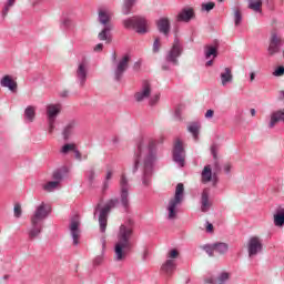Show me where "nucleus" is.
<instances>
[{
	"label": "nucleus",
	"instance_id": "obj_1",
	"mask_svg": "<svg viewBox=\"0 0 284 284\" xmlns=\"http://www.w3.org/2000/svg\"><path fill=\"white\" fill-rule=\"evenodd\" d=\"M156 140H150L145 146L143 140L138 143V150L134 154V163L132 168L133 174L139 172L141 165V181L144 187H150L152 184V174H154V164L158 160Z\"/></svg>",
	"mask_w": 284,
	"mask_h": 284
},
{
	"label": "nucleus",
	"instance_id": "obj_2",
	"mask_svg": "<svg viewBox=\"0 0 284 284\" xmlns=\"http://www.w3.org/2000/svg\"><path fill=\"white\" fill-rule=\"evenodd\" d=\"M120 202L124 211L128 212V210H130V182H128L125 174H122L120 179V201L115 197L109 200L102 209L101 203H98L95 206L94 216H97V212L100 211L99 225L102 234H105L110 212L114 210V207H118Z\"/></svg>",
	"mask_w": 284,
	"mask_h": 284
},
{
	"label": "nucleus",
	"instance_id": "obj_3",
	"mask_svg": "<svg viewBox=\"0 0 284 284\" xmlns=\"http://www.w3.org/2000/svg\"><path fill=\"white\" fill-rule=\"evenodd\" d=\"M130 236H132V227L121 225L118 233V243L115 244V261H125L128 252L132 250V243H130Z\"/></svg>",
	"mask_w": 284,
	"mask_h": 284
},
{
	"label": "nucleus",
	"instance_id": "obj_4",
	"mask_svg": "<svg viewBox=\"0 0 284 284\" xmlns=\"http://www.w3.org/2000/svg\"><path fill=\"white\" fill-rule=\"evenodd\" d=\"M126 30H135L138 34H148V20L142 16H133L123 20Z\"/></svg>",
	"mask_w": 284,
	"mask_h": 284
},
{
	"label": "nucleus",
	"instance_id": "obj_5",
	"mask_svg": "<svg viewBox=\"0 0 284 284\" xmlns=\"http://www.w3.org/2000/svg\"><path fill=\"white\" fill-rule=\"evenodd\" d=\"M185 192V186L183 183H179L175 187V195L170 200L168 205L169 219H176V206L183 203V194Z\"/></svg>",
	"mask_w": 284,
	"mask_h": 284
},
{
	"label": "nucleus",
	"instance_id": "obj_6",
	"mask_svg": "<svg viewBox=\"0 0 284 284\" xmlns=\"http://www.w3.org/2000/svg\"><path fill=\"white\" fill-rule=\"evenodd\" d=\"M183 54V44H181V40L175 38L173 41V45L168 51L165 55L166 63H171V65H179V58Z\"/></svg>",
	"mask_w": 284,
	"mask_h": 284
},
{
	"label": "nucleus",
	"instance_id": "obj_7",
	"mask_svg": "<svg viewBox=\"0 0 284 284\" xmlns=\"http://www.w3.org/2000/svg\"><path fill=\"white\" fill-rule=\"evenodd\" d=\"M172 154L174 163H176L179 168H185V149L181 140L175 141Z\"/></svg>",
	"mask_w": 284,
	"mask_h": 284
},
{
	"label": "nucleus",
	"instance_id": "obj_8",
	"mask_svg": "<svg viewBox=\"0 0 284 284\" xmlns=\"http://www.w3.org/2000/svg\"><path fill=\"white\" fill-rule=\"evenodd\" d=\"M247 252L250 258H253V256H257V254H261L263 252V240L258 236H252L248 239L247 242Z\"/></svg>",
	"mask_w": 284,
	"mask_h": 284
},
{
	"label": "nucleus",
	"instance_id": "obj_9",
	"mask_svg": "<svg viewBox=\"0 0 284 284\" xmlns=\"http://www.w3.org/2000/svg\"><path fill=\"white\" fill-rule=\"evenodd\" d=\"M75 78L80 88H85V82L88 81V61L82 60L78 63V69L75 70Z\"/></svg>",
	"mask_w": 284,
	"mask_h": 284
},
{
	"label": "nucleus",
	"instance_id": "obj_10",
	"mask_svg": "<svg viewBox=\"0 0 284 284\" xmlns=\"http://www.w3.org/2000/svg\"><path fill=\"white\" fill-rule=\"evenodd\" d=\"M50 205L42 202L39 206H37L33 215L31 216V221H33V223H43V221H45V217L50 216Z\"/></svg>",
	"mask_w": 284,
	"mask_h": 284
},
{
	"label": "nucleus",
	"instance_id": "obj_11",
	"mask_svg": "<svg viewBox=\"0 0 284 284\" xmlns=\"http://www.w3.org/2000/svg\"><path fill=\"white\" fill-rule=\"evenodd\" d=\"M130 63V55H124L116 64L113 72L114 81L120 82L123 79V74H125V70H128V65Z\"/></svg>",
	"mask_w": 284,
	"mask_h": 284
},
{
	"label": "nucleus",
	"instance_id": "obj_12",
	"mask_svg": "<svg viewBox=\"0 0 284 284\" xmlns=\"http://www.w3.org/2000/svg\"><path fill=\"white\" fill-rule=\"evenodd\" d=\"M201 181L202 183L212 182L213 187H216L219 183V175H216V172L212 173V166L205 165L201 173Z\"/></svg>",
	"mask_w": 284,
	"mask_h": 284
},
{
	"label": "nucleus",
	"instance_id": "obj_13",
	"mask_svg": "<svg viewBox=\"0 0 284 284\" xmlns=\"http://www.w3.org/2000/svg\"><path fill=\"white\" fill-rule=\"evenodd\" d=\"M150 94H152V84H150V81L144 80L142 81L140 91L134 94V99L138 103H141V101H145V99H150Z\"/></svg>",
	"mask_w": 284,
	"mask_h": 284
},
{
	"label": "nucleus",
	"instance_id": "obj_14",
	"mask_svg": "<svg viewBox=\"0 0 284 284\" xmlns=\"http://www.w3.org/2000/svg\"><path fill=\"white\" fill-rule=\"evenodd\" d=\"M79 217H72L70 222L69 230L73 239V245H79V239L81 236V230L79 229Z\"/></svg>",
	"mask_w": 284,
	"mask_h": 284
},
{
	"label": "nucleus",
	"instance_id": "obj_15",
	"mask_svg": "<svg viewBox=\"0 0 284 284\" xmlns=\"http://www.w3.org/2000/svg\"><path fill=\"white\" fill-rule=\"evenodd\" d=\"M194 8L192 7H184L178 14L176 21H182L184 23H190L192 19H194Z\"/></svg>",
	"mask_w": 284,
	"mask_h": 284
},
{
	"label": "nucleus",
	"instance_id": "obj_16",
	"mask_svg": "<svg viewBox=\"0 0 284 284\" xmlns=\"http://www.w3.org/2000/svg\"><path fill=\"white\" fill-rule=\"evenodd\" d=\"M267 51L271 57L281 52V39L278 38V34L272 33Z\"/></svg>",
	"mask_w": 284,
	"mask_h": 284
},
{
	"label": "nucleus",
	"instance_id": "obj_17",
	"mask_svg": "<svg viewBox=\"0 0 284 284\" xmlns=\"http://www.w3.org/2000/svg\"><path fill=\"white\" fill-rule=\"evenodd\" d=\"M156 28L161 34L164 37H170V19L168 17H162L156 21Z\"/></svg>",
	"mask_w": 284,
	"mask_h": 284
},
{
	"label": "nucleus",
	"instance_id": "obj_18",
	"mask_svg": "<svg viewBox=\"0 0 284 284\" xmlns=\"http://www.w3.org/2000/svg\"><path fill=\"white\" fill-rule=\"evenodd\" d=\"M43 232V222H33L31 220V229L29 230V239L32 241Z\"/></svg>",
	"mask_w": 284,
	"mask_h": 284
},
{
	"label": "nucleus",
	"instance_id": "obj_19",
	"mask_svg": "<svg viewBox=\"0 0 284 284\" xmlns=\"http://www.w3.org/2000/svg\"><path fill=\"white\" fill-rule=\"evenodd\" d=\"M61 114V104H49L47 105L48 120L57 121V116Z\"/></svg>",
	"mask_w": 284,
	"mask_h": 284
},
{
	"label": "nucleus",
	"instance_id": "obj_20",
	"mask_svg": "<svg viewBox=\"0 0 284 284\" xmlns=\"http://www.w3.org/2000/svg\"><path fill=\"white\" fill-rule=\"evenodd\" d=\"M0 85L2 88H8V90H10V92H17V81L12 80V77L10 75H4L1 81H0Z\"/></svg>",
	"mask_w": 284,
	"mask_h": 284
},
{
	"label": "nucleus",
	"instance_id": "obj_21",
	"mask_svg": "<svg viewBox=\"0 0 284 284\" xmlns=\"http://www.w3.org/2000/svg\"><path fill=\"white\" fill-rule=\"evenodd\" d=\"M210 203V189H204L201 196V210L202 212H207L211 207Z\"/></svg>",
	"mask_w": 284,
	"mask_h": 284
},
{
	"label": "nucleus",
	"instance_id": "obj_22",
	"mask_svg": "<svg viewBox=\"0 0 284 284\" xmlns=\"http://www.w3.org/2000/svg\"><path fill=\"white\" fill-rule=\"evenodd\" d=\"M112 32V24H106L103 30L98 34L99 41H106V43L112 42V36L110 34Z\"/></svg>",
	"mask_w": 284,
	"mask_h": 284
},
{
	"label": "nucleus",
	"instance_id": "obj_23",
	"mask_svg": "<svg viewBox=\"0 0 284 284\" xmlns=\"http://www.w3.org/2000/svg\"><path fill=\"white\" fill-rule=\"evenodd\" d=\"M221 83L223 87L227 85V83H232L234 81V75L232 74V69L225 68L224 72L220 74Z\"/></svg>",
	"mask_w": 284,
	"mask_h": 284
},
{
	"label": "nucleus",
	"instance_id": "obj_24",
	"mask_svg": "<svg viewBox=\"0 0 284 284\" xmlns=\"http://www.w3.org/2000/svg\"><path fill=\"white\" fill-rule=\"evenodd\" d=\"M74 128H77V121L72 120L70 121L63 129L62 135L64 141H68L70 136L74 133Z\"/></svg>",
	"mask_w": 284,
	"mask_h": 284
},
{
	"label": "nucleus",
	"instance_id": "obj_25",
	"mask_svg": "<svg viewBox=\"0 0 284 284\" xmlns=\"http://www.w3.org/2000/svg\"><path fill=\"white\" fill-rule=\"evenodd\" d=\"M161 270L164 274H174V270H176V262L174 260H166Z\"/></svg>",
	"mask_w": 284,
	"mask_h": 284
},
{
	"label": "nucleus",
	"instance_id": "obj_26",
	"mask_svg": "<svg viewBox=\"0 0 284 284\" xmlns=\"http://www.w3.org/2000/svg\"><path fill=\"white\" fill-rule=\"evenodd\" d=\"M37 116V106L28 105L24 110V119L27 123H32Z\"/></svg>",
	"mask_w": 284,
	"mask_h": 284
},
{
	"label": "nucleus",
	"instance_id": "obj_27",
	"mask_svg": "<svg viewBox=\"0 0 284 284\" xmlns=\"http://www.w3.org/2000/svg\"><path fill=\"white\" fill-rule=\"evenodd\" d=\"M204 57L205 59H216V57H219V48L214 45H205Z\"/></svg>",
	"mask_w": 284,
	"mask_h": 284
},
{
	"label": "nucleus",
	"instance_id": "obj_28",
	"mask_svg": "<svg viewBox=\"0 0 284 284\" xmlns=\"http://www.w3.org/2000/svg\"><path fill=\"white\" fill-rule=\"evenodd\" d=\"M98 21L104 26V28L105 26H110V13L103 9H100L98 12Z\"/></svg>",
	"mask_w": 284,
	"mask_h": 284
},
{
	"label": "nucleus",
	"instance_id": "obj_29",
	"mask_svg": "<svg viewBox=\"0 0 284 284\" xmlns=\"http://www.w3.org/2000/svg\"><path fill=\"white\" fill-rule=\"evenodd\" d=\"M187 131L192 133L194 141H199V132H201V124H199L197 122H192L187 126Z\"/></svg>",
	"mask_w": 284,
	"mask_h": 284
},
{
	"label": "nucleus",
	"instance_id": "obj_30",
	"mask_svg": "<svg viewBox=\"0 0 284 284\" xmlns=\"http://www.w3.org/2000/svg\"><path fill=\"white\" fill-rule=\"evenodd\" d=\"M214 250L217 254L224 255L227 254V251L230 250V245L225 242H216L213 243Z\"/></svg>",
	"mask_w": 284,
	"mask_h": 284
},
{
	"label": "nucleus",
	"instance_id": "obj_31",
	"mask_svg": "<svg viewBox=\"0 0 284 284\" xmlns=\"http://www.w3.org/2000/svg\"><path fill=\"white\" fill-rule=\"evenodd\" d=\"M274 225L276 227H283V225H284V209H280L274 214Z\"/></svg>",
	"mask_w": 284,
	"mask_h": 284
},
{
	"label": "nucleus",
	"instance_id": "obj_32",
	"mask_svg": "<svg viewBox=\"0 0 284 284\" xmlns=\"http://www.w3.org/2000/svg\"><path fill=\"white\" fill-rule=\"evenodd\" d=\"M136 0H124L122 6V14L128 16L132 13V8H134Z\"/></svg>",
	"mask_w": 284,
	"mask_h": 284
},
{
	"label": "nucleus",
	"instance_id": "obj_33",
	"mask_svg": "<svg viewBox=\"0 0 284 284\" xmlns=\"http://www.w3.org/2000/svg\"><path fill=\"white\" fill-rule=\"evenodd\" d=\"M262 7L263 0H248V9L253 10V12H261Z\"/></svg>",
	"mask_w": 284,
	"mask_h": 284
},
{
	"label": "nucleus",
	"instance_id": "obj_34",
	"mask_svg": "<svg viewBox=\"0 0 284 284\" xmlns=\"http://www.w3.org/2000/svg\"><path fill=\"white\" fill-rule=\"evenodd\" d=\"M211 154H212L214 161L216 160L215 161V170L217 172H221V166L219 165V162H217V159H219V146H216V144H213L211 146Z\"/></svg>",
	"mask_w": 284,
	"mask_h": 284
},
{
	"label": "nucleus",
	"instance_id": "obj_35",
	"mask_svg": "<svg viewBox=\"0 0 284 284\" xmlns=\"http://www.w3.org/2000/svg\"><path fill=\"white\" fill-rule=\"evenodd\" d=\"M57 187H59V182H55V181H50L43 185L44 192H54Z\"/></svg>",
	"mask_w": 284,
	"mask_h": 284
},
{
	"label": "nucleus",
	"instance_id": "obj_36",
	"mask_svg": "<svg viewBox=\"0 0 284 284\" xmlns=\"http://www.w3.org/2000/svg\"><path fill=\"white\" fill-rule=\"evenodd\" d=\"M95 176H97V171L94 170V168H91L87 171V179H88L90 185H92V183H94Z\"/></svg>",
	"mask_w": 284,
	"mask_h": 284
},
{
	"label": "nucleus",
	"instance_id": "obj_37",
	"mask_svg": "<svg viewBox=\"0 0 284 284\" xmlns=\"http://www.w3.org/2000/svg\"><path fill=\"white\" fill-rule=\"evenodd\" d=\"M75 148H77V144L74 143L64 144L61 149V153L68 154V152H74Z\"/></svg>",
	"mask_w": 284,
	"mask_h": 284
},
{
	"label": "nucleus",
	"instance_id": "obj_38",
	"mask_svg": "<svg viewBox=\"0 0 284 284\" xmlns=\"http://www.w3.org/2000/svg\"><path fill=\"white\" fill-rule=\"evenodd\" d=\"M52 179L59 185V183H61V181H63V172H61V170L54 171L52 174Z\"/></svg>",
	"mask_w": 284,
	"mask_h": 284
},
{
	"label": "nucleus",
	"instance_id": "obj_39",
	"mask_svg": "<svg viewBox=\"0 0 284 284\" xmlns=\"http://www.w3.org/2000/svg\"><path fill=\"white\" fill-rule=\"evenodd\" d=\"M17 0H8L7 4L4 6V9L2 11V17H7L8 12H10V8H12V6H14Z\"/></svg>",
	"mask_w": 284,
	"mask_h": 284
},
{
	"label": "nucleus",
	"instance_id": "obj_40",
	"mask_svg": "<svg viewBox=\"0 0 284 284\" xmlns=\"http://www.w3.org/2000/svg\"><path fill=\"white\" fill-rule=\"evenodd\" d=\"M203 250L206 252V254L209 256H214V252H215V248H214V243L213 244H205L203 246Z\"/></svg>",
	"mask_w": 284,
	"mask_h": 284
},
{
	"label": "nucleus",
	"instance_id": "obj_41",
	"mask_svg": "<svg viewBox=\"0 0 284 284\" xmlns=\"http://www.w3.org/2000/svg\"><path fill=\"white\" fill-rule=\"evenodd\" d=\"M230 280V273L227 272H222L219 276H217V281L220 282V284H225V281Z\"/></svg>",
	"mask_w": 284,
	"mask_h": 284
},
{
	"label": "nucleus",
	"instance_id": "obj_42",
	"mask_svg": "<svg viewBox=\"0 0 284 284\" xmlns=\"http://www.w3.org/2000/svg\"><path fill=\"white\" fill-rule=\"evenodd\" d=\"M243 21V16L241 14V10H235V13H234V22H235V26H241V22Z\"/></svg>",
	"mask_w": 284,
	"mask_h": 284
},
{
	"label": "nucleus",
	"instance_id": "obj_43",
	"mask_svg": "<svg viewBox=\"0 0 284 284\" xmlns=\"http://www.w3.org/2000/svg\"><path fill=\"white\" fill-rule=\"evenodd\" d=\"M22 212L23 211L21 210V204H19V203L14 204L13 214H14L16 219H21Z\"/></svg>",
	"mask_w": 284,
	"mask_h": 284
},
{
	"label": "nucleus",
	"instance_id": "obj_44",
	"mask_svg": "<svg viewBox=\"0 0 284 284\" xmlns=\"http://www.w3.org/2000/svg\"><path fill=\"white\" fill-rule=\"evenodd\" d=\"M215 6L216 4L214 2L203 3L202 4V10H204L205 12H210V10H214Z\"/></svg>",
	"mask_w": 284,
	"mask_h": 284
},
{
	"label": "nucleus",
	"instance_id": "obj_45",
	"mask_svg": "<svg viewBox=\"0 0 284 284\" xmlns=\"http://www.w3.org/2000/svg\"><path fill=\"white\" fill-rule=\"evenodd\" d=\"M159 50H161V39L155 38V40L153 42V52L156 53V52H159Z\"/></svg>",
	"mask_w": 284,
	"mask_h": 284
},
{
	"label": "nucleus",
	"instance_id": "obj_46",
	"mask_svg": "<svg viewBox=\"0 0 284 284\" xmlns=\"http://www.w3.org/2000/svg\"><path fill=\"white\" fill-rule=\"evenodd\" d=\"M284 74V67H278L277 69H275V71L273 72V77H283Z\"/></svg>",
	"mask_w": 284,
	"mask_h": 284
},
{
	"label": "nucleus",
	"instance_id": "obj_47",
	"mask_svg": "<svg viewBox=\"0 0 284 284\" xmlns=\"http://www.w3.org/2000/svg\"><path fill=\"white\" fill-rule=\"evenodd\" d=\"M159 99H161V95L155 94L150 99V105H156V103H159Z\"/></svg>",
	"mask_w": 284,
	"mask_h": 284
},
{
	"label": "nucleus",
	"instance_id": "obj_48",
	"mask_svg": "<svg viewBox=\"0 0 284 284\" xmlns=\"http://www.w3.org/2000/svg\"><path fill=\"white\" fill-rule=\"evenodd\" d=\"M101 263H103V251L101 255H98L94 260H93V264L94 265H101Z\"/></svg>",
	"mask_w": 284,
	"mask_h": 284
},
{
	"label": "nucleus",
	"instance_id": "obj_49",
	"mask_svg": "<svg viewBox=\"0 0 284 284\" xmlns=\"http://www.w3.org/2000/svg\"><path fill=\"white\" fill-rule=\"evenodd\" d=\"M179 256V251L176 248H173L170 251L168 258H176Z\"/></svg>",
	"mask_w": 284,
	"mask_h": 284
},
{
	"label": "nucleus",
	"instance_id": "obj_50",
	"mask_svg": "<svg viewBox=\"0 0 284 284\" xmlns=\"http://www.w3.org/2000/svg\"><path fill=\"white\" fill-rule=\"evenodd\" d=\"M55 121L57 120H48L50 134H52V132H54V123H55Z\"/></svg>",
	"mask_w": 284,
	"mask_h": 284
},
{
	"label": "nucleus",
	"instance_id": "obj_51",
	"mask_svg": "<svg viewBox=\"0 0 284 284\" xmlns=\"http://www.w3.org/2000/svg\"><path fill=\"white\" fill-rule=\"evenodd\" d=\"M73 152L77 161H83V158L81 156V152L79 151V149L75 148Z\"/></svg>",
	"mask_w": 284,
	"mask_h": 284
},
{
	"label": "nucleus",
	"instance_id": "obj_52",
	"mask_svg": "<svg viewBox=\"0 0 284 284\" xmlns=\"http://www.w3.org/2000/svg\"><path fill=\"white\" fill-rule=\"evenodd\" d=\"M183 106H178L175 109V113H174V116L175 119H180L181 120V110H182Z\"/></svg>",
	"mask_w": 284,
	"mask_h": 284
},
{
	"label": "nucleus",
	"instance_id": "obj_53",
	"mask_svg": "<svg viewBox=\"0 0 284 284\" xmlns=\"http://www.w3.org/2000/svg\"><path fill=\"white\" fill-rule=\"evenodd\" d=\"M206 232L209 233L214 232V225L210 222H206Z\"/></svg>",
	"mask_w": 284,
	"mask_h": 284
},
{
	"label": "nucleus",
	"instance_id": "obj_54",
	"mask_svg": "<svg viewBox=\"0 0 284 284\" xmlns=\"http://www.w3.org/2000/svg\"><path fill=\"white\" fill-rule=\"evenodd\" d=\"M94 52H102L103 51V43H98L95 47H94Z\"/></svg>",
	"mask_w": 284,
	"mask_h": 284
},
{
	"label": "nucleus",
	"instance_id": "obj_55",
	"mask_svg": "<svg viewBox=\"0 0 284 284\" xmlns=\"http://www.w3.org/2000/svg\"><path fill=\"white\" fill-rule=\"evenodd\" d=\"M224 172H225V174H230V172H232V164H230V163L225 164Z\"/></svg>",
	"mask_w": 284,
	"mask_h": 284
},
{
	"label": "nucleus",
	"instance_id": "obj_56",
	"mask_svg": "<svg viewBox=\"0 0 284 284\" xmlns=\"http://www.w3.org/2000/svg\"><path fill=\"white\" fill-rule=\"evenodd\" d=\"M212 116H214V110L209 109L205 113V118L206 119H212Z\"/></svg>",
	"mask_w": 284,
	"mask_h": 284
},
{
	"label": "nucleus",
	"instance_id": "obj_57",
	"mask_svg": "<svg viewBox=\"0 0 284 284\" xmlns=\"http://www.w3.org/2000/svg\"><path fill=\"white\" fill-rule=\"evenodd\" d=\"M109 187H110V182L104 180L102 185V192H108Z\"/></svg>",
	"mask_w": 284,
	"mask_h": 284
},
{
	"label": "nucleus",
	"instance_id": "obj_58",
	"mask_svg": "<svg viewBox=\"0 0 284 284\" xmlns=\"http://www.w3.org/2000/svg\"><path fill=\"white\" fill-rule=\"evenodd\" d=\"M204 283H205V284H215L213 277H206V278L204 280Z\"/></svg>",
	"mask_w": 284,
	"mask_h": 284
},
{
	"label": "nucleus",
	"instance_id": "obj_59",
	"mask_svg": "<svg viewBox=\"0 0 284 284\" xmlns=\"http://www.w3.org/2000/svg\"><path fill=\"white\" fill-rule=\"evenodd\" d=\"M111 179H112V171H108L104 181L110 182Z\"/></svg>",
	"mask_w": 284,
	"mask_h": 284
},
{
	"label": "nucleus",
	"instance_id": "obj_60",
	"mask_svg": "<svg viewBox=\"0 0 284 284\" xmlns=\"http://www.w3.org/2000/svg\"><path fill=\"white\" fill-rule=\"evenodd\" d=\"M102 252H105V236L101 237Z\"/></svg>",
	"mask_w": 284,
	"mask_h": 284
},
{
	"label": "nucleus",
	"instance_id": "obj_61",
	"mask_svg": "<svg viewBox=\"0 0 284 284\" xmlns=\"http://www.w3.org/2000/svg\"><path fill=\"white\" fill-rule=\"evenodd\" d=\"M112 63H116V52H113L111 55Z\"/></svg>",
	"mask_w": 284,
	"mask_h": 284
},
{
	"label": "nucleus",
	"instance_id": "obj_62",
	"mask_svg": "<svg viewBox=\"0 0 284 284\" xmlns=\"http://www.w3.org/2000/svg\"><path fill=\"white\" fill-rule=\"evenodd\" d=\"M62 23L65 28H68L70 26V19H64Z\"/></svg>",
	"mask_w": 284,
	"mask_h": 284
},
{
	"label": "nucleus",
	"instance_id": "obj_63",
	"mask_svg": "<svg viewBox=\"0 0 284 284\" xmlns=\"http://www.w3.org/2000/svg\"><path fill=\"white\" fill-rule=\"evenodd\" d=\"M211 65H214V60H209L206 62V68H210Z\"/></svg>",
	"mask_w": 284,
	"mask_h": 284
},
{
	"label": "nucleus",
	"instance_id": "obj_64",
	"mask_svg": "<svg viewBox=\"0 0 284 284\" xmlns=\"http://www.w3.org/2000/svg\"><path fill=\"white\" fill-rule=\"evenodd\" d=\"M250 79H251V81H254V79H256V73H255V72H252V73L250 74Z\"/></svg>",
	"mask_w": 284,
	"mask_h": 284
}]
</instances>
